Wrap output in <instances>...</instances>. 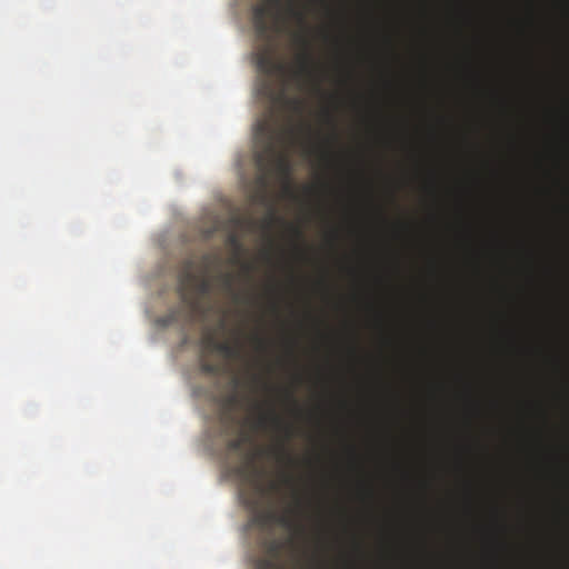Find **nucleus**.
<instances>
[{
  "label": "nucleus",
  "mask_w": 569,
  "mask_h": 569,
  "mask_svg": "<svg viewBox=\"0 0 569 569\" xmlns=\"http://www.w3.org/2000/svg\"><path fill=\"white\" fill-rule=\"evenodd\" d=\"M254 340H256L257 345L259 346V348H261V349L264 348L263 339H261L260 337H256Z\"/></svg>",
  "instance_id": "nucleus-15"
},
{
  "label": "nucleus",
  "mask_w": 569,
  "mask_h": 569,
  "mask_svg": "<svg viewBox=\"0 0 569 569\" xmlns=\"http://www.w3.org/2000/svg\"><path fill=\"white\" fill-rule=\"evenodd\" d=\"M326 116H327L329 121H332V117H331V114L329 112H326Z\"/></svg>",
  "instance_id": "nucleus-20"
},
{
  "label": "nucleus",
  "mask_w": 569,
  "mask_h": 569,
  "mask_svg": "<svg viewBox=\"0 0 569 569\" xmlns=\"http://www.w3.org/2000/svg\"><path fill=\"white\" fill-rule=\"evenodd\" d=\"M218 261L216 254H204L202 258L203 271H194V261L187 259L181 268L178 279V291L182 302L192 310H196L201 300L210 295L212 282L207 276V271L213 262Z\"/></svg>",
  "instance_id": "nucleus-4"
},
{
  "label": "nucleus",
  "mask_w": 569,
  "mask_h": 569,
  "mask_svg": "<svg viewBox=\"0 0 569 569\" xmlns=\"http://www.w3.org/2000/svg\"><path fill=\"white\" fill-rule=\"evenodd\" d=\"M268 555L257 558L253 561V569H283L279 562L281 545L277 540H271L268 545Z\"/></svg>",
  "instance_id": "nucleus-6"
},
{
  "label": "nucleus",
  "mask_w": 569,
  "mask_h": 569,
  "mask_svg": "<svg viewBox=\"0 0 569 569\" xmlns=\"http://www.w3.org/2000/svg\"><path fill=\"white\" fill-rule=\"evenodd\" d=\"M401 467H402V466H401L399 462H393V463H392V468H393V469H396V470L401 469Z\"/></svg>",
  "instance_id": "nucleus-19"
},
{
  "label": "nucleus",
  "mask_w": 569,
  "mask_h": 569,
  "mask_svg": "<svg viewBox=\"0 0 569 569\" xmlns=\"http://www.w3.org/2000/svg\"><path fill=\"white\" fill-rule=\"evenodd\" d=\"M207 347L223 355L227 358H238L241 355V345L239 342L231 343L228 341H217L213 335H208L203 339Z\"/></svg>",
  "instance_id": "nucleus-7"
},
{
  "label": "nucleus",
  "mask_w": 569,
  "mask_h": 569,
  "mask_svg": "<svg viewBox=\"0 0 569 569\" xmlns=\"http://www.w3.org/2000/svg\"><path fill=\"white\" fill-rule=\"evenodd\" d=\"M306 462H307V465H308L309 467H313L316 463H318V462H319V458H317V460L307 459V461H306Z\"/></svg>",
  "instance_id": "nucleus-17"
},
{
  "label": "nucleus",
  "mask_w": 569,
  "mask_h": 569,
  "mask_svg": "<svg viewBox=\"0 0 569 569\" xmlns=\"http://www.w3.org/2000/svg\"><path fill=\"white\" fill-rule=\"evenodd\" d=\"M347 467L351 471H358V470L362 469V462L353 447H349V459H348Z\"/></svg>",
  "instance_id": "nucleus-9"
},
{
  "label": "nucleus",
  "mask_w": 569,
  "mask_h": 569,
  "mask_svg": "<svg viewBox=\"0 0 569 569\" xmlns=\"http://www.w3.org/2000/svg\"><path fill=\"white\" fill-rule=\"evenodd\" d=\"M456 466L457 468L461 469L463 467V461L461 458H458L457 461H456Z\"/></svg>",
  "instance_id": "nucleus-18"
},
{
  "label": "nucleus",
  "mask_w": 569,
  "mask_h": 569,
  "mask_svg": "<svg viewBox=\"0 0 569 569\" xmlns=\"http://www.w3.org/2000/svg\"><path fill=\"white\" fill-rule=\"evenodd\" d=\"M291 233L293 234L295 238L297 239H301L302 238V231L299 227L297 226H290L289 227Z\"/></svg>",
  "instance_id": "nucleus-14"
},
{
  "label": "nucleus",
  "mask_w": 569,
  "mask_h": 569,
  "mask_svg": "<svg viewBox=\"0 0 569 569\" xmlns=\"http://www.w3.org/2000/svg\"><path fill=\"white\" fill-rule=\"evenodd\" d=\"M200 369L203 373L214 376L218 375L220 371V368L216 363H211L209 361L202 360L200 363Z\"/></svg>",
  "instance_id": "nucleus-11"
},
{
  "label": "nucleus",
  "mask_w": 569,
  "mask_h": 569,
  "mask_svg": "<svg viewBox=\"0 0 569 569\" xmlns=\"http://www.w3.org/2000/svg\"><path fill=\"white\" fill-rule=\"evenodd\" d=\"M243 442H244V438H242V437L233 439L229 442V449L237 451L242 447Z\"/></svg>",
  "instance_id": "nucleus-12"
},
{
  "label": "nucleus",
  "mask_w": 569,
  "mask_h": 569,
  "mask_svg": "<svg viewBox=\"0 0 569 569\" xmlns=\"http://www.w3.org/2000/svg\"><path fill=\"white\" fill-rule=\"evenodd\" d=\"M219 280L222 288L230 293H233L234 299H238V295L233 292L234 276L231 272H224L219 274Z\"/></svg>",
  "instance_id": "nucleus-8"
},
{
  "label": "nucleus",
  "mask_w": 569,
  "mask_h": 569,
  "mask_svg": "<svg viewBox=\"0 0 569 569\" xmlns=\"http://www.w3.org/2000/svg\"><path fill=\"white\" fill-rule=\"evenodd\" d=\"M256 427L259 429H267L269 427H273L278 430H281L283 433L282 439L269 448L268 450H259L256 456H252L248 459L246 465L243 466V471L247 473L248 479L258 488L262 489L267 482L269 481V473L266 468L259 466L254 459L256 457L268 456L272 458L277 465L282 469H291L295 468L298 463L297 459L293 457L291 450L289 449V441L295 436V428L291 425L283 423L282 419L277 415L273 408H270L268 411H263L259 415L256 420Z\"/></svg>",
  "instance_id": "nucleus-3"
},
{
  "label": "nucleus",
  "mask_w": 569,
  "mask_h": 569,
  "mask_svg": "<svg viewBox=\"0 0 569 569\" xmlns=\"http://www.w3.org/2000/svg\"><path fill=\"white\" fill-rule=\"evenodd\" d=\"M229 223L231 224L232 230H230L226 238V244L232 250V263H240L242 272L249 277L253 271V264L251 262L241 261V254L244 251L243 243L241 238L236 229L241 228L244 224L252 227L254 221L252 219H246L240 216H234L230 219Z\"/></svg>",
  "instance_id": "nucleus-5"
},
{
  "label": "nucleus",
  "mask_w": 569,
  "mask_h": 569,
  "mask_svg": "<svg viewBox=\"0 0 569 569\" xmlns=\"http://www.w3.org/2000/svg\"><path fill=\"white\" fill-rule=\"evenodd\" d=\"M288 13L295 18L303 28L306 27V16L305 13L297 9L292 3L288 6Z\"/></svg>",
  "instance_id": "nucleus-10"
},
{
  "label": "nucleus",
  "mask_w": 569,
  "mask_h": 569,
  "mask_svg": "<svg viewBox=\"0 0 569 569\" xmlns=\"http://www.w3.org/2000/svg\"><path fill=\"white\" fill-rule=\"evenodd\" d=\"M286 396H287V398H288L292 403H295V405H296V399H295L293 393H292L291 391H288V392L286 393Z\"/></svg>",
  "instance_id": "nucleus-16"
},
{
  "label": "nucleus",
  "mask_w": 569,
  "mask_h": 569,
  "mask_svg": "<svg viewBox=\"0 0 569 569\" xmlns=\"http://www.w3.org/2000/svg\"><path fill=\"white\" fill-rule=\"evenodd\" d=\"M276 220H277V217H276L273 213L269 214V216H268V217L262 221V226H263V228L269 230V229L273 226V223L276 222Z\"/></svg>",
  "instance_id": "nucleus-13"
},
{
  "label": "nucleus",
  "mask_w": 569,
  "mask_h": 569,
  "mask_svg": "<svg viewBox=\"0 0 569 569\" xmlns=\"http://www.w3.org/2000/svg\"><path fill=\"white\" fill-rule=\"evenodd\" d=\"M253 380H254L256 382H259V381H260V378H259L258 376H253Z\"/></svg>",
  "instance_id": "nucleus-21"
},
{
  "label": "nucleus",
  "mask_w": 569,
  "mask_h": 569,
  "mask_svg": "<svg viewBox=\"0 0 569 569\" xmlns=\"http://www.w3.org/2000/svg\"><path fill=\"white\" fill-rule=\"evenodd\" d=\"M280 6L281 0H266V2L256 4L252 8L256 31L260 38L268 39V42L254 53V61L258 70L266 77L261 84L263 94L272 101H281L293 116L301 117L306 108L305 100L298 97H287L283 90L277 93L269 79L271 77H280L284 82L290 78L301 89L312 84L316 90H320L319 82L316 79L311 44L305 32L295 33L293 36V41L300 49L296 57L295 68H289L288 64L276 57L274 49L269 41L270 27L268 17L273 8H279Z\"/></svg>",
  "instance_id": "nucleus-1"
},
{
  "label": "nucleus",
  "mask_w": 569,
  "mask_h": 569,
  "mask_svg": "<svg viewBox=\"0 0 569 569\" xmlns=\"http://www.w3.org/2000/svg\"><path fill=\"white\" fill-rule=\"evenodd\" d=\"M303 130H310L303 122L295 123L290 120L288 126L279 123L272 112L262 116L254 128L257 150L254 161L260 171L259 183L267 184V176L273 170L289 174L290 163L288 157L281 151L288 139Z\"/></svg>",
  "instance_id": "nucleus-2"
}]
</instances>
